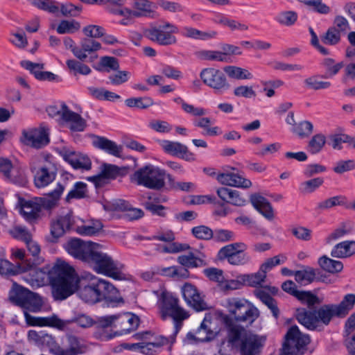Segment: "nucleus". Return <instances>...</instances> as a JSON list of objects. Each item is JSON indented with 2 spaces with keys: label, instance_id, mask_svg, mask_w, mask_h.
Instances as JSON below:
<instances>
[{
  "label": "nucleus",
  "instance_id": "obj_41",
  "mask_svg": "<svg viewBox=\"0 0 355 355\" xmlns=\"http://www.w3.org/2000/svg\"><path fill=\"white\" fill-rule=\"evenodd\" d=\"M296 298L302 304H306L309 308L308 310H313L315 305H319L322 302L318 296L311 291H300L297 295H296Z\"/></svg>",
  "mask_w": 355,
  "mask_h": 355
},
{
  "label": "nucleus",
  "instance_id": "obj_61",
  "mask_svg": "<svg viewBox=\"0 0 355 355\" xmlns=\"http://www.w3.org/2000/svg\"><path fill=\"white\" fill-rule=\"evenodd\" d=\"M205 275L212 282H218L221 286L225 282L223 271L217 268H208L203 271Z\"/></svg>",
  "mask_w": 355,
  "mask_h": 355
},
{
  "label": "nucleus",
  "instance_id": "obj_4",
  "mask_svg": "<svg viewBox=\"0 0 355 355\" xmlns=\"http://www.w3.org/2000/svg\"><path fill=\"white\" fill-rule=\"evenodd\" d=\"M295 318L299 323L311 331H322L321 325L328 326L334 318H339L334 304H325L318 309L307 310L306 308H297Z\"/></svg>",
  "mask_w": 355,
  "mask_h": 355
},
{
  "label": "nucleus",
  "instance_id": "obj_34",
  "mask_svg": "<svg viewBox=\"0 0 355 355\" xmlns=\"http://www.w3.org/2000/svg\"><path fill=\"white\" fill-rule=\"evenodd\" d=\"M318 263L322 270L331 274L338 273L343 269V263L340 261L332 259L326 255L320 257Z\"/></svg>",
  "mask_w": 355,
  "mask_h": 355
},
{
  "label": "nucleus",
  "instance_id": "obj_33",
  "mask_svg": "<svg viewBox=\"0 0 355 355\" xmlns=\"http://www.w3.org/2000/svg\"><path fill=\"white\" fill-rule=\"evenodd\" d=\"M168 338L160 336L156 338L154 342L136 343L133 346L139 348L143 354L151 355L156 352L157 349L168 344Z\"/></svg>",
  "mask_w": 355,
  "mask_h": 355
},
{
  "label": "nucleus",
  "instance_id": "obj_13",
  "mask_svg": "<svg viewBox=\"0 0 355 355\" xmlns=\"http://www.w3.org/2000/svg\"><path fill=\"white\" fill-rule=\"evenodd\" d=\"M95 243L72 238L64 244V248L71 256L86 263Z\"/></svg>",
  "mask_w": 355,
  "mask_h": 355
},
{
  "label": "nucleus",
  "instance_id": "obj_39",
  "mask_svg": "<svg viewBox=\"0 0 355 355\" xmlns=\"http://www.w3.org/2000/svg\"><path fill=\"white\" fill-rule=\"evenodd\" d=\"M101 173L109 180H114L125 173V168H120L116 165L103 163L101 166Z\"/></svg>",
  "mask_w": 355,
  "mask_h": 355
},
{
  "label": "nucleus",
  "instance_id": "obj_14",
  "mask_svg": "<svg viewBox=\"0 0 355 355\" xmlns=\"http://www.w3.org/2000/svg\"><path fill=\"white\" fill-rule=\"evenodd\" d=\"M21 141L24 145L40 149L49 144L50 139L47 130L40 128L30 130H24Z\"/></svg>",
  "mask_w": 355,
  "mask_h": 355
},
{
  "label": "nucleus",
  "instance_id": "obj_8",
  "mask_svg": "<svg viewBox=\"0 0 355 355\" xmlns=\"http://www.w3.org/2000/svg\"><path fill=\"white\" fill-rule=\"evenodd\" d=\"M14 289L10 292V302L23 309V311L36 313L42 309L43 301L40 295L21 286L14 284Z\"/></svg>",
  "mask_w": 355,
  "mask_h": 355
},
{
  "label": "nucleus",
  "instance_id": "obj_56",
  "mask_svg": "<svg viewBox=\"0 0 355 355\" xmlns=\"http://www.w3.org/2000/svg\"><path fill=\"white\" fill-rule=\"evenodd\" d=\"M191 234L197 239L209 241L213 238L214 231L207 226L199 225L191 229Z\"/></svg>",
  "mask_w": 355,
  "mask_h": 355
},
{
  "label": "nucleus",
  "instance_id": "obj_44",
  "mask_svg": "<svg viewBox=\"0 0 355 355\" xmlns=\"http://www.w3.org/2000/svg\"><path fill=\"white\" fill-rule=\"evenodd\" d=\"M320 274V270L313 268H308L302 270H297L294 272L295 279L299 283L306 281L311 283L315 281L316 275Z\"/></svg>",
  "mask_w": 355,
  "mask_h": 355
},
{
  "label": "nucleus",
  "instance_id": "obj_9",
  "mask_svg": "<svg viewBox=\"0 0 355 355\" xmlns=\"http://www.w3.org/2000/svg\"><path fill=\"white\" fill-rule=\"evenodd\" d=\"M280 355H302L311 342L308 334H302L297 326H291L287 331Z\"/></svg>",
  "mask_w": 355,
  "mask_h": 355
},
{
  "label": "nucleus",
  "instance_id": "obj_60",
  "mask_svg": "<svg viewBox=\"0 0 355 355\" xmlns=\"http://www.w3.org/2000/svg\"><path fill=\"white\" fill-rule=\"evenodd\" d=\"M324 183L322 178H315L302 182L300 190L304 193H311L315 191Z\"/></svg>",
  "mask_w": 355,
  "mask_h": 355
},
{
  "label": "nucleus",
  "instance_id": "obj_64",
  "mask_svg": "<svg viewBox=\"0 0 355 355\" xmlns=\"http://www.w3.org/2000/svg\"><path fill=\"white\" fill-rule=\"evenodd\" d=\"M65 231L57 220L51 223V236L47 237V241L53 243H57L58 239L64 235Z\"/></svg>",
  "mask_w": 355,
  "mask_h": 355
},
{
  "label": "nucleus",
  "instance_id": "obj_26",
  "mask_svg": "<svg viewBox=\"0 0 355 355\" xmlns=\"http://www.w3.org/2000/svg\"><path fill=\"white\" fill-rule=\"evenodd\" d=\"M250 202L256 210L262 214L266 218L271 220L274 218V211L270 202L259 193L250 196Z\"/></svg>",
  "mask_w": 355,
  "mask_h": 355
},
{
  "label": "nucleus",
  "instance_id": "obj_22",
  "mask_svg": "<svg viewBox=\"0 0 355 355\" xmlns=\"http://www.w3.org/2000/svg\"><path fill=\"white\" fill-rule=\"evenodd\" d=\"M162 146L166 153L173 156L180 157L188 162L196 160L195 155L189 150L187 146L181 143L164 140L162 141Z\"/></svg>",
  "mask_w": 355,
  "mask_h": 355
},
{
  "label": "nucleus",
  "instance_id": "obj_50",
  "mask_svg": "<svg viewBox=\"0 0 355 355\" xmlns=\"http://www.w3.org/2000/svg\"><path fill=\"white\" fill-rule=\"evenodd\" d=\"M297 17L298 16L296 12L288 10L279 12L275 17V20L281 25L291 26L296 22Z\"/></svg>",
  "mask_w": 355,
  "mask_h": 355
},
{
  "label": "nucleus",
  "instance_id": "obj_49",
  "mask_svg": "<svg viewBox=\"0 0 355 355\" xmlns=\"http://www.w3.org/2000/svg\"><path fill=\"white\" fill-rule=\"evenodd\" d=\"M325 144V136L321 133L316 134L309 141L307 149L310 153L316 154L322 150Z\"/></svg>",
  "mask_w": 355,
  "mask_h": 355
},
{
  "label": "nucleus",
  "instance_id": "obj_35",
  "mask_svg": "<svg viewBox=\"0 0 355 355\" xmlns=\"http://www.w3.org/2000/svg\"><path fill=\"white\" fill-rule=\"evenodd\" d=\"M70 321H65L58 318L56 314L48 317H40L39 327H50L60 331L68 329Z\"/></svg>",
  "mask_w": 355,
  "mask_h": 355
},
{
  "label": "nucleus",
  "instance_id": "obj_15",
  "mask_svg": "<svg viewBox=\"0 0 355 355\" xmlns=\"http://www.w3.org/2000/svg\"><path fill=\"white\" fill-rule=\"evenodd\" d=\"M62 177L64 178V184L58 183L55 189L49 193L46 196L35 199V202H37L39 205L40 211H42V208L50 210L57 206L58 202L67 187L66 180L69 179V177L72 178L73 175L68 173H64L62 174Z\"/></svg>",
  "mask_w": 355,
  "mask_h": 355
},
{
  "label": "nucleus",
  "instance_id": "obj_57",
  "mask_svg": "<svg viewBox=\"0 0 355 355\" xmlns=\"http://www.w3.org/2000/svg\"><path fill=\"white\" fill-rule=\"evenodd\" d=\"M80 28V23L75 20H62L57 27V32L59 34L73 33Z\"/></svg>",
  "mask_w": 355,
  "mask_h": 355
},
{
  "label": "nucleus",
  "instance_id": "obj_3",
  "mask_svg": "<svg viewBox=\"0 0 355 355\" xmlns=\"http://www.w3.org/2000/svg\"><path fill=\"white\" fill-rule=\"evenodd\" d=\"M80 298L86 303L94 304L103 300L109 304L123 302L119 291L109 282L92 278L86 284L82 285L78 291Z\"/></svg>",
  "mask_w": 355,
  "mask_h": 355
},
{
  "label": "nucleus",
  "instance_id": "obj_28",
  "mask_svg": "<svg viewBox=\"0 0 355 355\" xmlns=\"http://www.w3.org/2000/svg\"><path fill=\"white\" fill-rule=\"evenodd\" d=\"M94 147L105 151L106 153L116 157H122L123 147L118 146L114 141L104 137L95 136L92 141Z\"/></svg>",
  "mask_w": 355,
  "mask_h": 355
},
{
  "label": "nucleus",
  "instance_id": "obj_6",
  "mask_svg": "<svg viewBox=\"0 0 355 355\" xmlns=\"http://www.w3.org/2000/svg\"><path fill=\"white\" fill-rule=\"evenodd\" d=\"M101 249L102 245L96 243L86 263L97 273L103 274L116 280L123 279L124 274L121 271L123 265L113 260Z\"/></svg>",
  "mask_w": 355,
  "mask_h": 355
},
{
  "label": "nucleus",
  "instance_id": "obj_45",
  "mask_svg": "<svg viewBox=\"0 0 355 355\" xmlns=\"http://www.w3.org/2000/svg\"><path fill=\"white\" fill-rule=\"evenodd\" d=\"M257 295L270 309L272 315L277 319L279 315V309L276 300L264 291H259Z\"/></svg>",
  "mask_w": 355,
  "mask_h": 355
},
{
  "label": "nucleus",
  "instance_id": "obj_36",
  "mask_svg": "<svg viewBox=\"0 0 355 355\" xmlns=\"http://www.w3.org/2000/svg\"><path fill=\"white\" fill-rule=\"evenodd\" d=\"M335 308L339 315V318L346 317L350 311H352L355 305V294L349 293L344 296L343 300L338 304H336Z\"/></svg>",
  "mask_w": 355,
  "mask_h": 355
},
{
  "label": "nucleus",
  "instance_id": "obj_53",
  "mask_svg": "<svg viewBox=\"0 0 355 355\" xmlns=\"http://www.w3.org/2000/svg\"><path fill=\"white\" fill-rule=\"evenodd\" d=\"M211 315L209 314H207L202 322L200 327L198 328L197 333L200 334L202 332H205L206 336L205 338H201V340L205 341H208L214 338L216 334V331H214L211 329Z\"/></svg>",
  "mask_w": 355,
  "mask_h": 355
},
{
  "label": "nucleus",
  "instance_id": "obj_52",
  "mask_svg": "<svg viewBox=\"0 0 355 355\" xmlns=\"http://www.w3.org/2000/svg\"><path fill=\"white\" fill-rule=\"evenodd\" d=\"M347 203V199L344 196H336L324 200L318 203L317 209L324 210L335 206H343Z\"/></svg>",
  "mask_w": 355,
  "mask_h": 355
},
{
  "label": "nucleus",
  "instance_id": "obj_23",
  "mask_svg": "<svg viewBox=\"0 0 355 355\" xmlns=\"http://www.w3.org/2000/svg\"><path fill=\"white\" fill-rule=\"evenodd\" d=\"M145 34L149 40L162 46H168L177 42L176 37L171 34L170 32H166L162 28H157V27L146 30Z\"/></svg>",
  "mask_w": 355,
  "mask_h": 355
},
{
  "label": "nucleus",
  "instance_id": "obj_21",
  "mask_svg": "<svg viewBox=\"0 0 355 355\" xmlns=\"http://www.w3.org/2000/svg\"><path fill=\"white\" fill-rule=\"evenodd\" d=\"M61 120L69 123V128L73 132H83L87 127L86 120L71 110L65 103L62 104Z\"/></svg>",
  "mask_w": 355,
  "mask_h": 355
},
{
  "label": "nucleus",
  "instance_id": "obj_12",
  "mask_svg": "<svg viewBox=\"0 0 355 355\" xmlns=\"http://www.w3.org/2000/svg\"><path fill=\"white\" fill-rule=\"evenodd\" d=\"M239 341L241 355H261L266 338L245 330L241 333Z\"/></svg>",
  "mask_w": 355,
  "mask_h": 355
},
{
  "label": "nucleus",
  "instance_id": "obj_31",
  "mask_svg": "<svg viewBox=\"0 0 355 355\" xmlns=\"http://www.w3.org/2000/svg\"><path fill=\"white\" fill-rule=\"evenodd\" d=\"M20 212L27 221L34 223L40 218L41 211L35 200H28L21 204Z\"/></svg>",
  "mask_w": 355,
  "mask_h": 355
},
{
  "label": "nucleus",
  "instance_id": "obj_5",
  "mask_svg": "<svg viewBox=\"0 0 355 355\" xmlns=\"http://www.w3.org/2000/svg\"><path fill=\"white\" fill-rule=\"evenodd\" d=\"M159 313L162 320L171 318L174 322V332L171 336V343H174L175 336L183 325V321L189 317L188 311L179 305V300L171 293L163 291L159 299Z\"/></svg>",
  "mask_w": 355,
  "mask_h": 355
},
{
  "label": "nucleus",
  "instance_id": "obj_29",
  "mask_svg": "<svg viewBox=\"0 0 355 355\" xmlns=\"http://www.w3.org/2000/svg\"><path fill=\"white\" fill-rule=\"evenodd\" d=\"M205 257L206 256L203 253L199 252V255H196L193 252H189L187 254L179 256L177 261L182 266L196 268L207 265Z\"/></svg>",
  "mask_w": 355,
  "mask_h": 355
},
{
  "label": "nucleus",
  "instance_id": "obj_62",
  "mask_svg": "<svg viewBox=\"0 0 355 355\" xmlns=\"http://www.w3.org/2000/svg\"><path fill=\"white\" fill-rule=\"evenodd\" d=\"M199 55L204 60H216L219 62H227V58L225 56V53L218 51H201L199 53Z\"/></svg>",
  "mask_w": 355,
  "mask_h": 355
},
{
  "label": "nucleus",
  "instance_id": "obj_46",
  "mask_svg": "<svg viewBox=\"0 0 355 355\" xmlns=\"http://www.w3.org/2000/svg\"><path fill=\"white\" fill-rule=\"evenodd\" d=\"M126 106L138 109H147L154 104L153 100L148 96L130 98L125 101Z\"/></svg>",
  "mask_w": 355,
  "mask_h": 355
},
{
  "label": "nucleus",
  "instance_id": "obj_40",
  "mask_svg": "<svg viewBox=\"0 0 355 355\" xmlns=\"http://www.w3.org/2000/svg\"><path fill=\"white\" fill-rule=\"evenodd\" d=\"M322 67L325 69L324 78H331L336 76L340 70L344 67V62H340L336 63V60L331 58L323 59L321 62Z\"/></svg>",
  "mask_w": 355,
  "mask_h": 355
},
{
  "label": "nucleus",
  "instance_id": "obj_43",
  "mask_svg": "<svg viewBox=\"0 0 355 355\" xmlns=\"http://www.w3.org/2000/svg\"><path fill=\"white\" fill-rule=\"evenodd\" d=\"M80 45L79 50L86 56V59L87 58V53L91 54L101 49L100 42L87 36L80 40Z\"/></svg>",
  "mask_w": 355,
  "mask_h": 355
},
{
  "label": "nucleus",
  "instance_id": "obj_55",
  "mask_svg": "<svg viewBox=\"0 0 355 355\" xmlns=\"http://www.w3.org/2000/svg\"><path fill=\"white\" fill-rule=\"evenodd\" d=\"M6 180L19 187H26L28 183L24 171L19 167H14L10 173V178H8Z\"/></svg>",
  "mask_w": 355,
  "mask_h": 355
},
{
  "label": "nucleus",
  "instance_id": "obj_16",
  "mask_svg": "<svg viewBox=\"0 0 355 355\" xmlns=\"http://www.w3.org/2000/svg\"><path fill=\"white\" fill-rule=\"evenodd\" d=\"M89 350V346L81 338L67 334L65 343L60 346L59 355H80Z\"/></svg>",
  "mask_w": 355,
  "mask_h": 355
},
{
  "label": "nucleus",
  "instance_id": "obj_51",
  "mask_svg": "<svg viewBox=\"0 0 355 355\" xmlns=\"http://www.w3.org/2000/svg\"><path fill=\"white\" fill-rule=\"evenodd\" d=\"M266 277V273L261 270L254 274L242 275L241 279L245 285L257 287L264 282Z\"/></svg>",
  "mask_w": 355,
  "mask_h": 355
},
{
  "label": "nucleus",
  "instance_id": "obj_25",
  "mask_svg": "<svg viewBox=\"0 0 355 355\" xmlns=\"http://www.w3.org/2000/svg\"><path fill=\"white\" fill-rule=\"evenodd\" d=\"M24 69L30 71L35 78L39 80H58V76L50 71H41L44 68V64L34 63L28 60H23L20 63Z\"/></svg>",
  "mask_w": 355,
  "mask_h": 355
},
{
  "label": "nucleus",
  "instance_id": "obj_19",
  "mask_svg": "<svg viewBox=\"0 0 355 355\" xmlns=\"http://www.w3.org/2000/svg\"><path fill=\"white\" fill-rule=\"evenodd\" d=\"M28 338L37 345L49 348L50 352L53 355H59L60 345L52 335L43 331L30 330L28 333Z\"/></svg>",
  "mask_w": 355,
  "mask_h": 355
},
{
  "label": "nucleus",
  "instance_id": "obj_10",
  "mask_svg": "<svg viewBox=\"0 0 355 355\" xmlns=\"http://www.w3.org/2000/svg\"><path fill=\"white\" fill-rule=\"evenodd\" d=\"M98 71L110 72V71H116V73L109 76L108 79L110 83L114 85H120L126 83L130 76V73L127 71H120L119 60L112 56H103L96 67H94Z\"/></svg>",
  "mask_w": 355,
  "mask_h": 355
},
{
  "label": "nucleus",
  "instance_id": "obj_24",
  "mask_svg": "<svg viewBox=\"0 0 355 355\" xmlns=\"http://www.w3.org/2000/svg\"><path fill=\"white\" fill-rule=\"evenodd\" d=\"M217 180L221 184L231 187L248 189L252 186L250 180L234 173H222L217 175Z\"/></svg>",
  "mask_w": 355,
  "mask_h": 355
},
{
  "label": "nucleus",
  "instance_id": "obj_27",
  "mask_svg": "<svg viewBox=\"0 0 355 355\" xmlns=\"http://www.w3.org/2000/svg\"><path fill=\"white\" fill-rule=\"evenodd\" d=\"M31 263L13 264L10 261L0 259V274L7 278L30 270Z\"/></svg>",
  "mask_w": 355,
  "mask_h": 355
},
{
  "label": "nucleus",
  "instance_id": "obj_37",
  "mask_svg": "<svg viewBox=\"0 0 355 355\" xmlns=\"http://www.w3.org/2000/svg\"><path fill=\"white\" fill-rule=\"evenodd\" d=\"M223 71L229 78L236 80L252 79L253 77L248 70L236 66H226L223 67Z\"/></svg>",
  "mask_w": 355,
  "mask_h": 355
},
{
  "label": "nucleus",
  "instance_id": "obj_2",
  "mask_svg": "<svg viewBox=\"0 0 355 355\" xmlns=\"http://www.w3.org/2000/svg\"><path fill=\"white\" fill-rule=\"evenodd\" d=\"M40 271L46 275L55 300H64L77 290L78 277L75 269L65 261L58 259L53 266H44Z\"/></svg>",
  "mask_w": 355,
  "mask_h": 355
},
{
  "label": "nucleus",
  "instance_id": "obj_47",
  "mask_svg": "<svg viewBox=\"0 0 355 355\" xmlns=\"http://www.w3.org/2000/svg\"><path fill=\"white\" fill-rule=\"evenodd\" d=\"M320 39L322 42L326 45L336 46L341 40V34L335 28L330 26L326 33L320 36Z\"/></svg>",
  "mask_w": 355,
  "mask_h": 355
},
{
  "label": "nucleus",
  "instance_id": "obj_58",
  "mask_svg": "<svg viewBox=\"0 0 355 355\" xmlns=\"http://www.w3.org/2000/svg\"><path fill=\"white\" fill-rule=\"evenodd\" d=\"M212 239L218 243H226L232 241L235 239V233L229 230L215 229Z\"/></svg>",
  "mask_w": 355,
  "mask_h": 355
},
{
  "label": "nucleus",
  "instance_id": "obj_48",
  "mask_svg": "<svg viewBox=\"0 0 355 355\" xmlns=\"http://www.w3.org/2000/svg\"><path fill=\"white\" fill-rule=\"evenodd\" d=\"M153 3L148 0H134L132 3L133 12L139 14V17L148 16L153 12Z\"/></svg>",
  "mask_w": 355,
  "mask_h": 355
},
{
  "label": "nucleus",
  "instance_id": "obj_20",
  "mask_svg": "<svg viewBox=\"0 0 355 355\" xmlns=\"http://www.w3.org/2000/svg\"><path fill=\"white\" fill-rule=\"evenodd\" d=\"M182 293L187 303L196 311H202L207 309L206 302L202 299L194 285L185 283L182 288Z\"/></svg>",
  "mask_w": 355,
  "mask_h": 355
},
{
  "label": "nucleus",
  "instance_id": "obj_17",
  "mask_svg": "<svg viewBox=\"0 0 355 355\" xmlns=\"http://www.w3.org/2000/svg\"><path fill=\"white\" fill-rule=\"evenodd\" d=\"M60 154L64 161L76 170L89 171L92 168V161L86 155L71 150L67 148H63Z\"/></svg>",
  "mask_w": 355,
  "mask_h": 355
},
{
  "label": "nucleus",
  "instance_id": "obj_18",
  "mask_svg": "<svg viewBox=\"0 0 355 355\" xmlns=\"http://www.w3.org/2000/svg\"><path fill=\"white\" fill-rule=\"evenodd\" d=\"M139 324V318L131 313H123L116 315V322L114 328L116 329L115 335L126 334L137 329Z\"/></svg>",
  "mask_w": 355,
  "mask_h": 355
},
{
  "label": "nucleus",
  "instance_id": "obj_11",
  "mask_svg": "<svg viewBox=\"0 0 355 355\" xmlns=\"http://www.w3.org/2000/svg\"><path fill=\"white\" fill-rule=\"evenodd\" d=\"M200 77L204 84L213 89L215 92L222 93L231 87L225 74L218 69L211 67L203 69L200 73Z\"/></svg>",
  "mask_w": 355,
  "mask_h": 355
},
{
  "label": "nucleus",
  "instance_id": "obj_32",
  "mask_svg": "<svg viewBox=\"0 0 355 355\" xmlns=\"http://www.w3.org/2000/svg\"><path fill=\"white\" fill-rule=\"evenodd\" d=\"M355 254V241H345L336 245L331 255L336 258L349 257Z\"/></svg>",
  "mask_w": 355,
  "mask_h": 355
},
{
  "label": "nucleus",
  "instance_id": "obj_54",
  "mask_svg": "<svg viewBox=\"0 0 355 355\" xmlns=\"http://www.w3.org/2000/svg\"><path fill=\"white\" fill-rule=\"evenodd\" d=\"M313 130V124L309 121H303L293 127V132L300 138L309 137Z\"/></svg>",
  "mask_w": 355,
  "mask_h": 355
},
{
  "label": "nucleus",
  "instance_id": "obj_1",
  "mask_svg": "<svg viewBox=\"0 0 355 355\" xmlns=\"http://www.w3.org/2000/svg\"><path fill=\"white\" fill-rule=\"evenodd\" d=\"M224 307L228 313H218L220 322L227 329V340L232 345H236L241 338V333L245 328L241 324L251 325L259 317V311L245 298L232 297L225 300Z\"/></svg>",
  "mask_w": 355,
  "mask_h": 355
},
{
  "label": "nucleus",
  "instance_id": "obj_7",
  "mask_svg": "<svg viewBox=\"0 0 355 355\" xmlns=\"http://www.w3.org/2000/svg\"><path fill=\"white\" fill-rule=\"evenodd\" d=\"M165 176L164 170L153 165H146L135 171L130 177V180L138 185L159 191L165 186Z\"/></svg>",
  "mask_w": 355,
  "mask_h": 355
},
{
  "label": "nucleus",
  "instance_id": "obj_59",
  "mask_svg": "<svg viewBox=\"0 0 355 355\" xmlns=\"http://www.w3.org/2000/svg\"><path fill=\"white\" fill-rule=\"evenodd\" d=\"M31 3L40 10L55 14L59 11L57 2L53 0H31Z\"/></svg>",
  "mask_w": 355,
  "mask_h": 355
},
{
  "label": "nucleus",
  "instance_id": "obj_38",
  "mask_svg": "<svg viewBox=\"0 0 355 355\" xmlns=\"http://www.w3.org/2000/svg\"><path fill=\"white\" fill-rule=\"evenodd\" d=\"M240 248H247V245L241 242L233 243L225 245L218 250L217 259L220 261L227 260Z\"/></svg>",
  "mask_w": 355,
  "mask_h": 355
},
{
  "label": "nucleus",
  "instance_id": "obj_63",
  "mask_svg": "<svg viewBox=\"0 0 355 355\" xmlns=\"http://www.w3.org/2000/svg\"><path fill=\"white\" fill-rule=\"evenodd\" d=\"M67 65L71 71L74 72V74L78 73L83 75H88L91 73V69L87 65L76 60H68Z\"/></svg>",
  "mask_w": 355,
  "mask_h": 355
},
{
  "label": "nucleus",
  "instance_id": "obj_30",
  "mask_svg": "<svg viewBox=\"0 0 355 355\" xmlns=\"http://www.w3.org/2000/svg\"><path fill=\"white\" fill-rule=\"evenodd\" d=\"M56 170H51L47 166L40 167L34 175V184L37 188H43L54 181Z\"/></svg>",
  "mask_w": 355,
  "mask_h": 355
},
{
  "label": "nucleus",
  "instance_id": "obj_42",
  "mask_svg": "<svg viewBox=\"0 0 355 355\" xmlns=\"http://www.w3.org/2000/svg\"><path fill=\"white\" fill-rule=\"evenodd\" d=\"M87 186L83 182H76L73 188L68 193L65 198L67 202H70L72 199H82L87 197Z\"/></svg>",
  "mask_w": 355,
  "mask_h": 355
}]
</instances>
